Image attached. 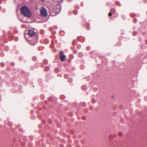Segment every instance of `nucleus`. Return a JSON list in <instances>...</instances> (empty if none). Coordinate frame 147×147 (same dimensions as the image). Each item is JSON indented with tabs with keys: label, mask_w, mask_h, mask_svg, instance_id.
<instances>
[{
	"label": "nucleus",
	"mask_w": 147,
	"mask_h": 147,
	"mask_svg": "<svg viewBox=\"0 0 147 147\" xmlns=\"http://www.w3.org/2000/svg\"><path fill=\"white\" fill-rule=\"evenodd\" d=\"M27 34L29 36V43L32 45L36 44L38 39V34L37 31L34 29H29Z\"/></svg>",
	"instance_id": "1"
},
{
	"label": "nucleus",
	"mask_w": 147,
	"mask_h": 147,
	"mask_svg": "<svg viewBox=\"0 0 147 147\" xmlns=\"http://www.w3.org/2000/svg\"><path fill=\"white\" fill-rule=\"evenodd\" d=\"M22 13L24 16L30 17L31 15V12L28 8L26 6L22 7L20 8Z\"/></svg>",
	"instance_id": "2"
},
{
	"label": "nucleus",
	"mask_w": 147,
	"mask_h": 147,
	"mask_svg": "<svg viewBox=\"0 0 147 147\" xmlns=\"http://www.w3.org/2000/svg\"><path fill=\"white\" fill-rule=\"evenodd\" d=\"M64 53L63 51H61L59 53V59L62 61H65L66 58V56L64 54Z\"/></svg>",
	"instance_id": "3"
},
{
	"label": "nucleus",
	"mask_w": 147,
	"mask_h": 147,
	"mask_svg": "<svg viewBox=\"0 0 147 147\" xmlns=\"http://www.w3.org/2000/svg\"><path fill=\"white\" fill-rule=\"evenodd\" d=\"M41 15L43 17H46L47 15V12L46 9L44 7H43L40 11Z\"/></svg>",
	"instance_id": "4"
},
{
	"label": "nucleus",
	"mask_w": 147,
	"mask_h": 147,
	"mask_svg": "<svg viewBox=\"0 0 147 147\" xmlns=\"http://www.w3.org/2000/svg\"><path fill=\"white\" fill-rule=\"evenodd\" d=\"M71 50L73 51V53H74L76 54L77 53V51L74 49V46H73L72 47H71Z\"/></svg>",
	"instance_id": "5"
},
{
	"label": "nucleus",
	"mask_w": 147,
	"mask_h": 147,
	"mask_svg": "<svg viewBox=\"0 0 147 147\" xmlns=\"http://www.w3.org/2000/svg\"><path fill=\"white\" fill-rule=\"evenodd\" d=\"M110 12H111V13H112L113 14H114V13H115V10L114 9H112L110 10Z\"/></svg>",
	"instance_id": "6"
},
{
	"label": "nucleus",
	"mask_w": 147,
	"mask_h": 147,
	"mask_svg": "<svg viewBox=\"0 0 147 147\" xmlns=\"http://www.w3.org/2000/svg\"><path fill=\"white\" fill-rule=\"evenodd\" d=\"M43 63L45 64H46L48 63V61L46 59H44L43 61Z\"/></svg>",
	"instance_id": "7"
},
{
	"label": "nucleus",
	"mask_w": 147,
	"mask_h": 147,
	"mask_svg": "<svg viewBox=\"0 0 147 147\" xmlns=\"http://www.w3.org/2000/svg\"><path fill=\"white\" fill-rule=\"evenodd\" d=\"M49 69V67H46L45 68V70L46 71H47Z\"/></svg>",
	"instance_id": "8"
},
{
	"label": "nucleus",
	"mask_w": 147,
	"mask_h": 147,
	"mask_svg": "<svg viewBox=\"0 0 147 147\" xmlns=\"http://www.w3.org/2000/svg\"><path fill=\"white\" fill-rule=\"evenodd\" d=\"M113 14L112 13H111V12H110L109 13V16L110 17V16H111Z\"/></svg>",
	"instance_id": "9"
},
{
	"label": "nucleus",
	"mask_w": 147,
	"mask_h": 147,
	"mask_svg": "<svg viewBox=\"0 0 147 147\" xmlns=\"http://www.w3.org/2000/svg\"><path fill=\"white\" fill-rule=\"evenodd\" d=\"M81 47V46L79 45H77V48L78 49H80Z\"/></svg>",
	"instance_id": "10"
},
{
	"label": "nucleus",
	"mask_w": 147,
	"mask_h": 147,
	"mask_svg": "<svg viewBox=\"0 0 147 147\" xmlns=\"http://www.w3.org/2000/svg\"><path fill=\"white\" fill-rule=\"evenodd\" d=\"M32 59L33 60L36 61V57H33L32 58Z\"/></svg>",
	"instance_id": "11"
},
{
	"label": "nucleus",
	"mask_w": 147,
	"mask_h": 147,
	"mask_svg": "<svg viewBox=\"0 0 147 147\" xmlns=\"http://www.w3.org/2000/svg\"><path fill=\"white\" fill-rule=\"evenodd\" d=\"M122 134V133L121 132H119V133L118 135L119 136H121Z\"/></svg>",
	"instance_id": "12"
},
{
	"label": "nucleus",
	"mask_w": 147,
	"mask_h": 147,
	"mask_svg": "<svg viewBox=\"0 0 147 147\" xmlns=\"http://www.w3.org/2000/svg\"><path fill=\"white\" fill-rule=\"evenodd\" d=\"M75 40H74L73 41V42H72V44H73V45H75L76 44V42H75Z\"/></svg>",
	"instance_id": "13"
},
{
	"label": "nucleus",
	"mask_w": 147,
	"mask_h": 147,
	"mask_svg": "<svg viewBox=\"0 0 147 147\" xmlns=\"http://www.w3.org/2000/svg\"><path fill=\"white\" fill-rule=\"evenodd\" d=\"M92 103H94L95 102V100H94V99H92Z\"/></svg>",
	"instance_id": "14"
},
{
	"label": "nucleus",
	"mask_w": 147,
	"mask_h": 147,
	"mask_svg": "<svg viewBox=\"0 0 147 147\" xmlns=\"http://www.w3.org/2000/svg\"><path fill=\"white\" fill-rule=\"evenodd\" d=\"M137 20L135 18L133 20V22L134 23L136 22H137Z\"/></svg>",
	"instance_id": "15"
},
{
	"label": "nucleus",
	"mask_w": 147,
	"mask_h": 147,
	"mask_svg": "<svg viewBox=\"0 0 147 147\" xmlns=\"http://www.w3.org/2000/svg\"><path fill=\"white\" fill-rule=\"evenodd\" d=\"M60 98L61 99H63L64 98V96L63 95H61V96Z\"/></svg>",
	"instance_id": "16"
},
{
	"label": "nucleus",
	"mask_w": 147,
	"mask_h": 147,
	"mask_svg": "<svg viewBox=\"0 0 147 147\" xmlns=\"http://www.w3.org/2000/svg\"><path fill=\"white\" fill-rule=\"evenodd\" d=\"M136 14H131V16H135Z\"/></svg>",
	"instance_id": "17"
},
{
	"label": "nucleus",
	"mask_w": 147,
	"mask_h": 147,
	"mask_svg": "<svg viewBox=\"0 0 147 147\" xmlns=\"http://www.w3.org/2000/svg\"><path fill=\"white\" fill-rule=\"evenodd\" d=\"M76 11H74V13L75 14H77V13H76Z\"/></svg>",
	"instance_id": "18"
},
{
	"label": "nucleus",
	"mask_w": 147,
	"mask_h": 147,
	"mask_svg": "<svg viewBox=\"0 0 147 147\" xmlns=\"http://www.w3.org/2000/svg\"><path fill=\"white\" fill-rule=\"evenodd\" d=\"M146 43L147 44V40L146 41Z\"/></svg>",
	"instance_id": "19"
},
{
	"label": "nucleus",
	"mask_w": 147,
	"mask_h": 147,
	"mask_svg": "<svg viewBox=\"0 0 147 147\" xmlns=\"http://www.w3.org/2000/svg\"><path fill=\"white\" fill-rule=\"evenodd\" d=\"M58 70V69H55V71H56V70H57V71Z\"/></svg>",
	"instance_id": "20"
},
{
	"label": "nucleus",
	"mask_w": 147,
	"mask_h": 147,
	"mask_svg": "<svg viewBox=\"0 0 147 147\" xmlns=\"http://www.w3.org/2000/svg\"><path fill=\"white\" fill-rule=\"evenodd\" d=\"M84 117H82V119H84Z\"/></svg>",
	"instance_id": "21"
},
{
	"label": "nucleus",
	"mask_w": 147,
	"mask_h": 147,
	"mask_svg": "<svg viewBox=\"0 0 147 147\" xmlns=\"http://www.w3.org/2000/svg\"><path fill=\"white\" fill-rule=\"evenodd\" d=\"M79 37H78V40H79Z\"/></svg>",
	"instance_id": "22"
},
{
	"label": "nucleus",
	"mask_w": 147,
	"mask_h": 147,
	"mask_svg": "<svg viewBox=\"0 0 147 147\" xmlns=\"http://www.w3.org/2000/svg\"><path fill=\"white\" fill-rule=\"evenodd\" d=\"M134 32H133V34H134Z\"/></svg>",
	"instance_id": "23"
}]
</instances>
